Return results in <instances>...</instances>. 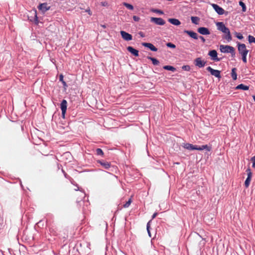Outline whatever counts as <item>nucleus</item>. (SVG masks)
Listing matches in <instances>:
<instances>
[{"mask_svg": "<svg viewBox=\"0 0 255 255\" xmlns=\"http://www.w3.org/2000/svg\"><path fill=\"white\" fill-rule=\"evenodd\" d=\"M184 32L188 34L193 39H197L198 38L197 34L192 31L184 30Z\"/></svg>", "mask_w": 255, "mask_h": 255, "instance_id": "obj_17", "label": "nucleus"}, {"mask_svg": "<svg viewBox=\"0 0 255 255\" xmlns=\"http://www.w3.org/2000/svg\"><path fill=\"white\" fill-rule=\"evenodd\" d=\"M200 39L203 42H205V39L202 36H200L199 37Z\"/></svg>", "mask_w": 255, "mask_h": 255, "instance_id": "obj_47", "label": "nucleus"}, {"mask_svg": "<svg viewBox=\"0 0 255 255\" xmlns=\"http://www.w3.org/2000/svg\"><path fill=\"white\" fill-rule=\"evenodd\" d=\"M71 183H72V184H73V185H76V186L77 188L75 189V191H78V190H79V191H82V190H81L79 188V187L78 186L77 184H75L74 183V181H71Z\"/></svg>", "mask_w": 255, "mask_h": 255, "instance_id": "obj_42", "label": "nucleus"}, {"mask_svg": "<svg viewBox=\"0 0 255 255\" xmlns=\"http://www.w3.org/2000/svg\"><path fill=\"white\" fill-rule=\"evenodd\" d=\"M150 21L158 25H163L165 23V20L160 17H151L150 18Z\"/></svg>", "mask_w": 255, "mask_h": 255, "instance_id": "obj_5", "label": "nucleus"}, {"mask_svg": "<svg viewBox=\"0 0 255 255\" xmlns=\"http://www.w3.org/2000/svg\"><path fill=\"white\" fill-rule=\"evenodd\" d=\"M183 147L185 149L192 150V144L188 143H184Z\"/></svg>", "mask_w": 255, "mask_h": 255, "instance_id": "obj_26", "label": "nucleus"}, {"mask_svg": "<svg viewBox=\"0 0 255 255\" xmlns=\"http://www.w3.org/2000/svg\"><path fill=\"white\" fill-rule=\"evenodd\" d=\"M133 19L135 21H138L140 19L139 17L137 16H135V15H134L133 16Z\"/></svg>", "mask_w": 255, "mask_h": 255, "instance_id": "obj_43", "label": "nucleus"}, {"mask_svg": "<svg viewBox=\"0 0 255 255\" xmlns=\"http://www.w3.org/2000/svg\"><path fill=\"white\" fill-rule=\"evenodd\" d=\"M149 228H150V225H149V222L147 224L146 229H147V231L148 232V234L149 236L150 237H151V233H150V230H149Z\"/></svg>", "mask_w": 255, "mask_h": 255, "instance_id": "obj_36", "label": "nucleus"}, {"mask_svg": "<svg viewBox=\"0 0 255 255\" xmlns=\"http://www.w3.org/2000/svg\"><path fill=\"white\" fill-rule=\"evenodd\" d=\"M86 12H88L90 15H91L92 14V12L91 11V10L89 8H87L86 10Z\"/></svg>", "mask_w": 255, "mask_h": 255, "instance_id": "obj_44", "label": "nucleus"}, {"mask_svg": "<svg viewBox=\"0 0 255 255\" xmlns=\"http://www.w3.org/2000/svg\"><path fill=\"white\" fill-rule=\"evenodd\" d=\"M208 55L211 57V59L215 61H220V58H218V53L215 50H212L209 52Z\"/></svg>", "mask_w": 255, "mask_h": 255, "instance_id": "obj_8", "label": "nucleus"}, {"mask_svg": "<svg viewBox=\"0 0 255 255\" xmlns=\"http://www.w3.org/2000/svg\"><path fill=\"white\" fill-rule=\"evenodd\" d=\"M253 98L254 101H255V95L253 96Z\"/></svg>", "mask_w": 255, "mask_h": 255, "instance_id": "obj_51", "label": "nucleus"}, {"mask_svg": "<svg viewBox=\"0 0 255 255\" xmlns=\"http://www.w3.org/2000/svg\"><path fill=\"white\" fill-rule=\"evenodd\" d=\"M198 148H199V146L196 145H193L192 144V150H199Z\"/></svg>", "mask_w": 255, "mask_h": 255, "instance_id": "obj_41", "label": "nucleus"}, {"mask_svg": "<svg viewBox=\"0 0 255 255\" xmlns=\"http://www.w3.org/2000/svg\"><path fill=\"white\" fill-rule=\"evenodd\" d=\"M220 50L222 53H231L232 57L235 56V48L229 45H220Z\"/></svg>", "mask_w": 255, "mask_h": 255, "instance_id": "obj_1", "label": "nucleus"}, {"mask_svg": "<svg viewBox=\"0 0 255 255\" xmlns=\"http://www.w3.org/2000/svg\"><path fill=\"white\" fill-rule=\"evenodd\" d=\"M247 172L248 177H247L246 180H245V185L246 187L247 188L249 187V186L250 184L252 177V173L250 168L247 169Z\"/></svg>", "mask_w": 255, "mask_h": 255, "instance_id": "obj_10", "label": "nucleus"}, {"mask_svg": "<svg viewBox=\"0 0 255 255\" xmlns=\"http://www.w3.org/2000/svg\"><path fill=\"white\" fill-rule=\"evenodd\" d=\"M120 33H121L122 38L125 40L130 41V40H132V36L131 34H129L127 32L125 31H121Z\"/></svg>", "mask_w": 255, "mask_h": 255, "instance_id": "obj_12", "label": "nucleus"}, {"mask_svg": "<svg viewBox=\"0 0 255 255\" xmlns=\"http://www.w3.org/2000/svg\"><path fill=\"white\" fill-rule=\"evenodd\" d=\"M67 102L66 100H63L60 104V108L62 111V116L65 118V115L67 110Z\"/></svg>", "mask_w": 255, "mask_h": 255, "instance_id": "obj_6", "label": "nucleus"}, {"mask_svg": "<svg viewBox=\"0 0 255 255\" xmlns=\"http://www.w3.org/2000/svg\"><path fill=\"white\" fill-rule=\"evenodd\" d=\"M248 40L249 43H255V38L252 35H249L248 36Z\"/></svg>", "mask_w": 255, "mask_h": 255, "instance_id": "obj_29", "label": "nucleus"}, {"mask_svg": "<svg viewBox=\"0 0 255 255\" xmlns=\"http://www.w3.org/2000/svg\"><path fill=\"white\" fill-rule=\"evenodd\" d=\"M239 5L242 7V11L245 12L247 10L246 4L242 1H239Z\"/></svg>", "mask_w": 255, "mask_h": 255, "instance_id": "obj_28", "label": "nucleus"}, {"mask_svg": "<svg viewBox=\"0 0 255 255\" xmlns=\"http://www.w3.org/2000/svg\"><path fill=\"white\" fill-rule=\"evenodd\" d=\"M151 11L152 12H155L156 13H158L159 14H164V12L163 11L159 10V9H152L151 10Z\"/></svg>", "mask_w": 255, "mask_h": 255, "instance_id": "obj_30", "label": "nucleus"}, {"mask_svg": "<svg viewBox=\"0 0 255 255\" xmlns=\"http://www.w3.org/2000/svg\"><path fill=\"white\" fill-rule=\"evenodd\" d=\"M191 19L193 23L198 24L200 19L197 16H192L191 17Z\"/></svg>", "mask_w": 255, "mask_h": 255, "instance_id": "obj_25", "label": "nucleus"}, {"mask_svg": "<svg viewBox=\"0 0 255 255\" xmlns=\"http://www.w3.org/2000/svg\"><path fill=\"white\" fill-rule=\"evenodd\" d=\"M228 32L224 33L225 35L223 36V38L227 40V42H229L232 40V37L231 34L230 30Z\"/></svg>", "mask_w": 255, "mask_h": 255, "instance_id": "obj_18", "label": "nucleus"}, {"mask_svg": "<svg viewBox=\"0 0 255 255\" xmlns=\"http://www.w3.org/2000/svg\"><path fill=\"white\" fill-rule=\"evenodd\" d=\"M198 32L202 35H209L210 34L208 28L204 27H201L198 28Z\"/></svg>", "mask_w": 255, "mask_h": 255, "instance_id": "obj_13", "label": "nucleus"}, {"mask_svg": "<svg viewBox=\"0 0 255 255\" xmlns=\"http://www.w3.org/2000/svg\"><path fill=\"white\" fill-rule=\"evenodd\" d=\"M236 90L241 89L245 91L248 90L249 89V87L246 85H245L243 84H241L239 85H238L236 87Z\"/></svg>", "mask_w": 255, "mask_h": 255, "instance_id": "obj_20", "label": "nucleus"}, {"mask_svg": "<svg viewBox=\"0 0 255 255\" xmlns=\"http://www.w3.org/2000/svg\"><path fill=\"white\" fill-rule=\"evenodd\" d=\"M212 6L215 11L219 15H222L225 12V10L217 4H212Z\"/></svg>", "mask_w": 255, "mask_h": 255, "instance_id": "obj_9", "label": "nucleus"}, {"mask_svg": "<svg viewBox=\"0 0 255 255\" xmlns=\"http://www.w3.org/2000/svg\"><path fill=\"white\" fill-rule=\"evenodd\" d=\"M142 45L144 47L148 48L152 51L156 52L157 51V48L150 43H142Z\"/></svg>", "mask_w": 255, "mask_h": 255, "instance_id": "obj_14", "label": "nucleus"}, {"mask_svg": "<svg viewBox=\"0 0 255 255\" xmlns=\"http://www.w3.org/2000/svg\"><path fill=\"white\" fill-rule=\"evenodd\" d=\"M157 215V213H154L152 216V219H153L154 218H155L156 217Z\"/></svg>", "mask_w": 255, "mask_h": 255, "instance_id": "obj_48", "label": "nucleus"}, {"mask_svg": "<svg viewBox=\"0 0 255 255\" xmlns=\"http://www.w3.org/2000/svg\"><path fill=\"white\" fill-rule=\"evenodd\" d=\"M206 69L208 71L210 72L212 75L214 76L215 77L219 79L221 78L220 71L215 70L210 66L208 67Z\"/></svg>", "mask_w": 255, "mask_h": 255, "instance_id": "obj_4", "label": "nucleus"}, {"mask_svg": "<svg viewBox=\"0 0 255 255\" xmlns=\"http://www.w3.org/2000/svg\"><path fill=\"white\" fill-rule=\"evenodd\" d=\"M199 150H203L204 149H206L208 151H210L211 149V147L210 146H208L207 145H203L201 146H199Z\"/></svg>", "mask_w": 255, "mask_h": 255, "instance_id": "obj_22", "label": "nucleus"}, {"mask_svg": "<svg viewBox=\"0 0 255 255\" xmlns=\"http://www.w3.org/2000/svg\"><path fill=\"white\" fill-rule=\"evenodd\" d=\"M238 50L241 55L248 54L249 52V50L247 49L246 45L243 43H238Z\"/></svg>", "mask_w": 255, "mask_h": 255, "instance_id": "obj_2", "label": "nucleus"}, {"mask_svg": "<svg viewBox=\"0 0 255 255\" xmlns=\"http://www.w3.org/2000/svg\"><path fill=\"white\" fill-rule=\"evenodd\" d=\"M248 54H244V55H242V60H243V61L244 62V63H246L247 62V56Z\"/></svg>", "mask_w": 255, "mask_h": 255, "instance_id": "obj_37", "label": "nucleus"}, {"mask_svg": "<svg viewBox=\"0 0 255 255\" xmlns=\"http://www.w3.org/2000/svg\"><path fill=\"white\" fill-rule=\"evenodd\" d=\"M139 34L141 36V37H143L144 36V34H143V33L142 32H140L139 33Z\"/></svg>", "mask_w": 255, "mask_h": 255, "instance_id": "obj_49", "label": "nucleus"}, {"mask_svg": "<svg viewBox=\"0 0 255 255\" xmlns=\"http://www.w3.org/2000/svg\"><path fill=\"white\" fill-rule=\"evenodd\" d=\"M98 162L106 169H109L111 167V164L108 162L105 161L103 160H98Z\"/></svg>", "mask_w": 255, "mask_h": 255, "instance_id": "obj_16", "label": "nucleus"}, {"mask_svg": "<svg viewBox=\"0 0 255 255\" xmlns=\"http://www.w3.org/2000/svg\"><path fill=\"white\" fill-rule=\"evenodd\" d=\"M128 51L131 53L133 55L135 56H138L139 55V52L137 50L133 48L131 46H128L127 47Z\"/></svg>", "mask_w": 255, "mask_h": 255, "instance_id": "obj_15", "label": "nucleus"}, {"mask_svg": "<svg viewBox=\"0 0 255 255\" xmlns=\"http://www.w3.org/2000/svg\"><path fill=\"white\" fill-rule=\"evenodd\" d=\"M182 69L185 71H189L190 70V67L189 65H184Z\"/></svg>", "mask_w": 255, "mask_h": 255, "instance_id": "obj_35", "label": "nucleus"}, {"mask_svg": "<svg viewBox=\"0 0 255 255\" xmlns=\"http://www.w3.org/2000/svg\"><path fill=\"white\" fill-rule=\"evenodd\" d=\"M251 160L253 161V167L255 168V155L251 158Z\"/></svg>", "mask_w": 255, "mask_h": 255, "instance_id": "obj_39", "label": "nucleus"}, {"mask_svg": "<svg viewBox=\"0 0 255 255\" xmlns=\"http://www.w3.org/2000/svg\"><path fill=\"white\" fill-rule=\"evenodd\" d=\"M168 20L170 23L174 25L177 26L181 24L180 21L178 19L169 18Z\"/></svg>", "mask_w": 255, "mask_h": 255, "instance_id": "obj_19", "label": "nucleus"}, {"mask_svg": "<svg viewBox=\"0 0 255 255\" xmlns=\"http://www.w3.org/2000/svg\"><path fill=\"white\" fill-rule=\"evenodd\" d=\"M62 172L63 173L64 176L65 178H68L69 176L66 173V172L64 171V170H62Z\"/></svg>", "mask_w": 255, "mask_h": 255, "instance_id": "obj_45", "label": "nucleus"}, {"mask_svg": "<svg viewBox=\"0 0 255 255\" xmlns=\"http://www.w3.org/2000/svg\"><path fill=\"white\" fill-rule=\"evenodd\" d=\"M235 35L236 37L237 38H238L239 39L242 40L244 38L243 35L241 33H239V32H235Z\"/></svg>", "mask_w": 255, "mask_h": 255, "instance_id": "obj_31", "label": "nucleus"}, {"mask_svg": "<svg viewBox=\"0 0 255 255\" xmlns=\"http://www.w3.org/2000/svg\"><path fill=\"white\" fill-rule=\"evenodd\" d=\"M166 46L168 47H169V48H175L176 47V46L175 44L171 43V42H168V43H167L166 44Z\"/></svg>", "mask_w": 255, "mask_h": 255, "instance_id": "obj_33", "label": "nucleus"}, {"mask_svg": "<svg viewBox=\"0 0 255 255\" xmlns=\"http://www.w3.org/2000/svg\"><path fill=\"white\" fill-rule=\"evenodd\" d=\"M101 4L102 6H108V3L107 1H102L101 2Z\"/></svg>", "mask_w": 255, "mask_h": 255, "instance_id": "obj_38", "label": "nucleus"}, {"mask_svg": "<svg viewBox=\"0 0 255 255\" xmlns=\"http://www.w3.org/2000/svg\"><path fill=\"white\" fill-rule=\"evenodd\" d=\"M62 84L64 86H66V82L64 81L62 82Z\"/></svg>", "mask_w": 255, "mask_h": 255, "instance_id": "obj_50", "label": "nucleus"}, {"mask_svg": "<svg viewBox=\"0 0 255 255\" xmlns=\"http://www.w3.org/2000/svg\"><path fill=\"white\" fill-rule=\"evenodd\" d=\"M237 69L233 68L232 69L231 77L234 80H236L237 79Z\"/></svg>", "mask_w": 255, "mask_h": 255, "instance_id": "obj_21", "label": "nucleus"}, {"mask_svg": "<svg viewBox=\"0 0 255 255\" xmlns=\"http://www.w3.org/2000/svg\"><path fill=\"white\" fill-rule=\"evenodd\" d=\"M163 68L164 69L169 70L172 72H174L176 70V69L174 67L170 65L164 66Z\"/></svg>", "mask_w": 255, "mask_h": 255, "instance_id": "obj_24", "label": "nucleus"}, {"mask_svg": "<svg viewBox=\"0 0 255 255\" xmlns=\"http://www.w3.org/2000/svg\"><path fill=\"white\" fill-rule=\"evenodd\" d=\"M96 153L98 155L103 156L104 152L101 148H97L96 149Z\"/></svg>", "mask_w": 255, "mask_h": 255, "instance_id": "obj_32", "label": "nucleus"}, {"mask_svg": "<svg viewBox=\"0 0 255 255\" xmlns=\"http://www.w3.org/2000/svg\"><path fill=\"white\" fill-rule=\"evenodd\" d=\"M59 80L60 81H61L62 82L63 81H64L63 80V76L62 75H60V76H59Z\"/></svg>", "mask_w": 255, "mask_h": 255, "instance_id": "obj_46", "label": "nucleus"}, {"mask_svg": "<svg viewBox=\"0 0 255 255\" xmlns=\"http://www.w3.org/2000/svg\"><path fill=\"white\" fill-rule=\"evenodd\" d=\"M147 58L149 60H150L152 62V64L154 65H157L159 64V61L154 58H153V57H147Z\"/></svg>", "mask_w": 255, "mask_h": 255, "instance_id": "obj_23", "label": "nucleus"}, {"mask_svg": "<svg viewBox=\"0 0 255 255\" xmlns=\"http://www.w3.org/2000/svg\"><path fill=\"white\" fill-rule=\"evenodd\" d=\"M131 202V199H129L128 201H127L124 205V208H128L130 205V203Z\"/></svg>", "mask_w": 255, "mask_h": 255, "instance_id": "obj_34", "label": "nucleus"}, {"mask_svg": "<svg viewBox=\"0 0 255 255\" xmlns=\"http://www.w3.org/2000/svg\"><path fill=\"white\" fill-rule=\"evenodd\" d=\"M206 62L202 60L201 58L198 57L195 60V65L199 68H202L205 66Z\"/></svg>", "mask_w": 255, "mask_h": 255, "instance_id": "obj_11", "label": "nucleus"}, {"mask_svg": "<svg viewBox=\"0 0 255 255\" xmlns=\"http://www.w3.org/2000/svg\"><path fill=\"white\" fill-rule=\"evenodd\" d=\"M123 5L124 6H125L127 8H128V9L129 10H133V6L129 4V3H127V2H124L123 3Z\"/></svg>", "mask_w": 255, "mask_h": 255, "instance_id": "obj_27", "label": "nucleus"}, {"mask_svg": "<svg viewBox=\"0 0 255 255\" xmlns=\"http://www.w3.org/2000/svg\"><path fill=\"white\" fill-rule=\"evenodd\" d=\"M216 25L217 27V29L224 33L228 32L227 31L229 30L223 22H217L216 23Z\"/></svg>", "mask_w": 255, "mask_h": 255, "instance_id": "obj_3", "label": "nucleus"}, {"mask_svg": "<svg viewBox=\"0 0 255 255\" xmlns=\"http://www.w3.org/2000/svg\"><path fill=\"white\" fill-rule=\"evenodd\" d=\"M38 9L41 11L42 13H44L47 10H49L50 6L47 3H40L38 6Z\"/></svg>", "mask_w": 255, "mask_h": 255, "instance_id": "obj_7", "label": "nucleus"}, {"mask_svg": "<svg viewBox=\"0 0 255 255\" xmlns=\"http://www.w3.org/2000/svg\"><path fill=\"white\" fill-rule=\"evenodd\" d=\"M34 19H35V22L36 23H38V17L37 16V12H36V10L34 11Z\"/></svg>", "mask_w": 255, "mask_h": 255, "instance_id": "obj_40", "label": "nucleus"}]
</instances>
